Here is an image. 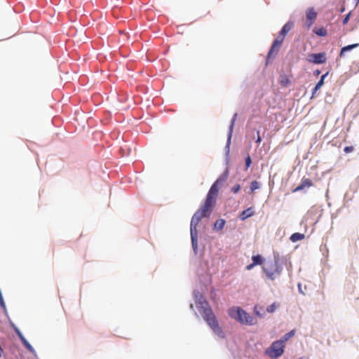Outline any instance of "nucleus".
<instances>
[{
  "label": "nucleus",
  "mask_w": 359,
  "mask_h": 359,
  "mask_svg": "<svg viewBox=\"0 0 359 359\" xmlns=\"http://www.w3.org/2000/svg\"><path fill=\"white\" fill-rule=\"evenodd\" d=\"M23 346L32 353L34 357H37V353L33 346L30 344V343L24 337L20 339Z\"/></svg>",
  "instance_id": "nucleus-17"
},
{
  "label": "nucleus",
  "mask_w": 359,
  "mask_h": 359,
  "mask_svg": "<svg viewBox=\"0 0 359 359\" xmlns=\"http://www.w3.org/2000/svg\"><path fill=\"white\" fill-rule=\"evenodd\" d=\"M193 295L198 312L201 313L208 326L211 328L213 333L219 338L224 339L226 337L225 333L222 328L219 325L216 316L212 309L210 307L208 302L197 290H194Z\"/></svg>",
  "instance_id": "nucleus-1"
},
{
  "label": "nucleus",
  "mask_w": 359,
  "mask_h": 359,
  "mask_svg": "<svg viewBox=\"0 0 359 359\" xmlns=\"http://www.w3.org/2000/svg\"><path fill=\"white\" fill-rule=\"evenodd\" d=\"M278 306V304H277L276 302H274L272 304L267 306L266 311V312H268L269 313H272L276 311V309Z\"/></svg>",
  "instance_id": "nucleus-25"
},
{
  "label": "nucleus",
  "mask_w": 359,
  "mask_h": 359,
  "mask_svg": "<svg viewBox=\"0 0 359 359\" xmlns=\"http://www.w3.org/2000/svg\"><path fill=\"white\" fill-rule=\"evenodd\" d=\"M353 150V147L352 146H346L344 149V151L346 154L350 153Z\"/></svg>",
  "instance_id": "nucleus-32"
},
{
  "label": "nucleus",
  "mask_w": 359,
  "mask_h": 359,
  "mask_svg": "<svg viewBox=\"0 0 359 359\" xmlns=\"http://www.w3.org/2000/svg\"><path fill=\"white\" fill-rule=\"evenodd\" d=\"M307 61L315 65L324 64L327 61V55L325 52L311 53L308 55Z\"/></svg>",
  "instance_id": "nucleus-10"
},
{
  "label": "nucleus",
  "mask_w": 359,
  "mask_h": 359,
  "mask_svg": "<svg viewBox=\"0 0 359 359\" xmlns=\"http://www.w3.org/2000/svg\"><path fill=\"white\" fill-rule=\"evenodd\" d=\"M255 214V210L253 208L250 207L244 210H243L239 215V219L242 221L247 219L248 218L252 217Z\"/></svg>",
  "instance_id": "nucleus-14"
},
{
  "label": "nucleus",
  "mask_w": 359,
  "mask_h": 359,
  "mask_svg": "<svg viewBox=\"0 0 359 359\" xmlns=\"http://www.w3.org/2000/svg\"><path fill=\"white\" fill-rule=\"evenodd\" d=\"M321 73V71L319 70V69H316L314 72H313V75L314 76H318V75H320Z\"/></svg>",
  "instance_id": "nucleus-37"
},
{
  "label": "nucleus",
  "mask_w": 359,
  "mask_h": 359,
  "mask_svg": "<svg viewBox=\"0 0 359 359\" xmlns=\"http://www.w3.org/2000/svg\"><path fill=\"white\" fill-rule=\"evenodd\" d=\"M294 25V22L293 21H287L281 28L278 36L282 39H284L286 34L292 29Z\"/></svg>",
  "instance_id": "nucleus-12"
},
{
  "label": "nucleus",
  "mask_w": 359,
  "mask_h": 359,
  "mask_svg": "<svg viewBox=\"0 0 359 359\" xmlns=\"http://www.w3.org/2000/svg\"><path fill=\"white\" fill-rule=\"evenodd\" d=\"M5 306H6V304H5L4 299L3 295H1V296H0V306L2 309H5Z\"/></svg>",
  "instance_id": "nucleus-34"
},
{
  "label": "nucleus",
  "mask_w": 359,
  "mask_h": 359,
  "mask_svg": "<svg viewBox=\"0 0 359 359\" xmlns=\"http://www.w3.org/2000/svg\"><path fill=\"white\" fill-rule=\"evenodd\" d=\"M228 313L231 318L242 325H254L257 322L256 318L239 306H233L229 310Z\"/></svg>",
  "instance_id": "nucleus-2"
},
{
  "label": "nucleus",
  "mask_w": 359,
  "mask_h": 359,
  "mask_svg": "<svg viewBox=\"0 0 359 359\" xmlns=\"http://www.w3.org/2000/svg\"><path fill=\"white\" fill-rule=\"evenodd\" d=\"M190 309H191L192 311H194V315L196 316V318H198L199 316H198V313L194 311V306H193V304H190Z\"/></svg>",
  "instance_id": "nucleus-38"
},
{
  "label": "nucleus",
  "mask_w": 359,
  "mask_h": 359,
  "mask_svg": "<svg viewBox=\"0 0 359 359\" xmlns=\"http://www.w3.org/2000/svg\"><path fill=\"white\" fill-rule=\"evenodd\" d=\"M226 221L224 219L219 218L214 223V230L216 231H221L224 227Z\"/></svg>",
  "instance_id": "nucleus-20"
},
{
  "label": "nucleus",
  "mask_w": 359,
  "mask_h": 359,
  "mask_svg": "<svg viewBox=\"0 0 359 359\" xmlns=\"http://www.w3.org/2000/svg\"><path fill=\"white\" fill-rule=\"evenodd\" d=\"M304 237H305V236L304 233L297 232V233H292L290 236V240L292 243H295V242L303 240L304 238Z\"/></svg>",
  "instance_id": "nucleus-22"
},
{
  "label": "nucleus",
  "mask_w": 359,
  "mask_h": 359,
  "mask_svg": "<svg viewBox=\"0 0 359 359\" xmlns=\"http://www.w3.org/2000/svg\"><path fill=\"white\" fill-rule=\"evenodd\" d=\"M252 164V160L250 156L248 154L245 159V170H248Z\"/></svg>",
  "instance_id": "nucleus-27"
},
{
  "label": "nucleus",
  "mask_w": 359,
  "mask_h": 359,
  "mask_svg": "<svg viewBox=\"0 0 359 359\" xmlns=\"http://www.w3.org/2000/svg\"><path fill=\"white\" fill-rule=\"evenodd\" d=\"M297 287H298V291L299 293L305 295V293L303 292L302 289V284L300 283H298L297 285Z\"/></svg>",
  "instance_id": "nucleus-35"
},
{
  "label": "nucleus",
  "mask_w": 359,
  "mask_h": 359,
  "mask_svg": "<svg viewBox=\"0 0 359 359\" xmlns=\"http://www.w3.org/2000/svg\"><path fill=\"white\" fill-rule=\"evenodd\" d=\"M312 185L313 182L310 179H303L301 183L293 190V192L303 191L305 188H309Z\"/></svg>",
  "instance_id": "nucleus-13"
},
{
  "label": "nucleus",
  "mask_w": 359,
  "mask_h": 359,
  "mask_svg": "<svg viewBox=\"0 0 359 359\" xmlns=\"http://www.w3.org/2000/svg\"><path fill=\"white\" fill-rule=\"evenodd\" d=\"M261 188V183L256 180L252 181L250 184V189L251 192H254L255 190Z\"/></svg>",
  "instance_id": "nucleus-24"
},
{
  "label": "nucleus",
  "mask_w": 359,
  "mask_h": 359,
  "mask_svg": "<svg viewBox=\"0 0 359 359\" xmlns=\"http://www.w3.org/2000/svg\"><path fill=\"white\" fill-rule=\"evenodd\" d=\"M355 1L356 2V4L359 3V0H355Z\"/></svg>",
  "instance_id": "nucleus-42"
},
{
  "label": "nucleus",
  "mask_w": 359,
  "mask_h": 359,
  "mask_svg": "<svg viewBox=\"0 0 359 359\" xmlns=\"http://www.w3.org/2000/svg\"><path fill=\"white\" fill-rule=\"evenodd\" d=\"M346 10V8L344 6H342L340 8H339V12L340 13H344Z\"/></svg>",
  "instance_id": "nucleus-41"
},
{
  "label": "nucleus",
  "mask_w": 359,
  "mask_h": 359,
  "mask_svg": "<svg viewBox=\"0 0 359 359\" xmlns=\"http://www.w3.org/2000/svg\"><path fill=\"white\" fill-rule=\"evenodd\" d=\"M237 116H238V114L237 113H235L233 115V117H232V118L231 120V123H230V125H229V131H228V134H227L226 143V146H225V148H224L226 163H229V152H230V145H231L232 134H233V128H234V125H235V122L236 121Z\"/></svg>",
  "instance_id": "nucleus-8"
},
{
  "label": "nucleus",
  "mask_w": 359,
  "mask_h": 359,
  "mask_svg": "<svg viewBox=\"0 0 359 359\" xmlns=\"http://www.w3.org/2000/svg\"><path fill=\"white\" fill-rule=\"evenodd\" d=\"M216 198L217 196L207 194L205 202L203 205H202L201 206L203 207V209H206L211 212L212 208L215 206L216 203Z\"/></svg>",
  "instance_id": "nucleus-11"
},
{
  "label": "nucleus",
  "mask_w": 359,
  "mask_h": 359,
  "mask_svg": "<svg viewBox=\"0 0 359 359\" xmlns=\"http://www.w3.org/2000/svg\"><path fill=\"white\" fill-rule=\"evenodd\" d=\"M254 266H255V265L252 262L251 264H248L246 266V269L250 271V270L254 268Z\"/></svg>",
  "instance_id": "nucleus-36"
},
{
  "label": "nucleus",
  "mask_w": 359,
  "mask_h": 359,
  "mask_svg": "<svg viewBox=\"0 0 359 359\" xmlns=\"http://www.w3.org/2000/svg\"><path fill=\"white\" fill-rule=\"evenodd\" d=\"M229 176V170L226 168L224 172L216 180L210 187L208 194L217 196L219 191V186L225 182Z\"/></svg>",
  "instance_id": "nucleus-7"
},
{
  "label": "nucleus",
  "mask_w": 359,
  "mask_h": 359,
  "mask_svg": "<svg viewBox=\"0 0 359 359\" xmlns=\"http://www.w3.org/2000/svg\"><path fill=\"white\" fill-rule=\"evenodd\" d=\"M279 262V255L274 254L273 260L264 262L263 264V271L265 273L266 277L271 280H274L281 274L283 271V266L280 264Z\"/></svg>",
  "instance_id": "nucleus-3"
},
{
  "label": "nucleus",
  "mask_w": 359,
  "mask_h": 359,
  "mask_svg": "<svg viewBox=\"0 0 359 359\" xmlns=\"http://www.w3.org/2000/svg\"><path fill=\"white\" fill-rule=\"evenodd\" d=\"M329 72L323 74L319 81L316 84L315 87L312 90V96H313L316 92L323 86L325 78L327 76Z\"/></svg>",
  "instance_id": "nucleus-16"
},
{
  "label": "nucleus",
  "mask_w": 359,
  "mask_h": 359,
  "mask_svg": "<svg viewBox=\"0 0 359 359\" xmlns=\"http://www.w3.org/2000/svg\"><path fill=\"white\" fill-rule=\"evenodd\" d=\"M241 189V185L238 184H235L233 187H231V191L233 194H237Z\"/></svg>",
  "instance_id": "nucleus-28"
},
{
  "label": "nucleus",
  "mask_w": 359,
  "mask_h": 359,
  "mask_svg": "<svg viewBox=\"0 0 359 359\" xmlns=\"http://www.w3.org/2000/svg\"><path fill=\"white\" fill-rule=\"evenodd\" d=\"M285 345L276 340L266 350L265 353L271 358H278L281 356L284 352Z\"/></svg>",
  "instance_id": "nucleus-6"
},
{
  "label": "nucleus",
  "mask_w": 359,
  "mask_h": 359,
  "mask_svg": "<svg viewBox=\"0 0 359 359\" xmlns=\"http://www.w3.org/2000/svg\"><path fill=\"white\" fill-rule=\"evenodd\" d=\"M252 263L257 266V265H260V264H264V257L261 255H253L252 257Z\"/></svg>",
  "instance_id": "nucleus-23"
},
{
  "label": "nucleus",
  "mask_w": 359,
  "mask_h": 359,
  "mask_svg": "<svg viewBox=\"0 0 359 359\" xmlns=\"http://www.w3.org/2000/svg\"><path fill=\"white\" fill-rule=\"evenodd\" d=\"M283 40L284 39H282L278 36H277V38L274 39L267 53L266 63L268 62L269 59L274 58L276 56L281 44L283 42Z\"/></svg>",
  "instance_id": "nucleus-9"
},
{
  "label": "nucleus",
  "mask_w": 359,
  "mask_h": 359,
  "mask_svg": "<svg viewBox=\"0 0 359 359\" xmlns=\"http://www.w3.org/2000/svg\"><path fill=\"white\" fill-rule=\"evenodd\" d=\"M351 12H349V13H348V14H346V15H345V17L344 18V19H343V20H342V24H343L344 25H346V24L348 23V22L349 21V20H350V17H351Z\"/></svg>",
  "instance_id": "nucleus-30"
},
{
  "label": "nucleus",
  "mask_w": 359,
  "mask_h": 359,
  "mask_svg": "<svg viewBox=\"0 0 359 359\" xmlns=\"http://www.w3.org/2000/svg\"><path fill=\"white\" fill-rule=\"evenodd\" d=\"M306 17L310 25H312L317 17V12L313 8H309L306 11Z\"/></svg>",
  "instance_id": "nucleus-15"
},
{
  "label": "nucleus",
  "mask_w": 359,
  "mask_h": 359,
  "mask_svg": "<svg viewBox=\"0 0 359 359\" xmlns=\"http://www.w3.org/2000/svg\"><path fill=\"white\" fill-rule=\"evenodd\" d=\"M201 220L198 218V214L194 215L191 217L190 222V236L191 247L195 255H197L198 250V230L197 226Z\"/></svg>",
  "instance_id": "nucleus-5"
},
{
  "label": "nucleus",
  "mask_w": 359,
  "mask_h": 359,
  "mask_svg": "<svg viewBox=\"0 0 359 359\" xmlns=\"http://www.w3.org/2000/svg\"><path fill=\"white\" fill-rule=\"evenodd\" d=\"M4 315L9 319L8 313L6 309V306H5V309H3Z\"/></svg>",
  "instance_id": "nucleus-39"
},
{
  "label": "nucleus",
  "mask_w": 359,
  "mask_h": 359,
  "mask_svg": "<svg viewBox=\"0 0 359 359\" xmlns=\"http://www.w3.org/2000/svg\"><path fill=\"white\" fill-rule=\"evenodd\" d=\"M9 320V323H10V325H11V327L14 330V327H18L14 323H13L11 319L9 318L8 319Z\"/></svg>",
  "instance_id": "nucleus-40"
},
{
  "label": "nucleus",
  "mask_w": 359,
  "mask_h": 359,
  "mask_svg": "<svg viewBox=\"0 0 359 359\" xmlns=\"http://www.w3.org/2000/svg\"><path fill=\"white\" fill-rule=\"evenodd\" d=\"M359 46V43H353L350 45L345 46L341 48L339 56L341 57L344 56L345 53L351 51L354 48H357Z\"/></svg>",
  "instance_id": "nucleus-18"
},
{
  "label": "nucleus",
  "mask_w": 359,
  "mask_h": 359,
  "mask_svg": "<svg viewBox=\"0 0 359 359\" xmlns=\"http://www.w3.org/2000/svg\"><path fill=\"white\" fill-rule=\"evenodd\" d=\"M254 311L256 316L259 317L263 318L264 316V313H262L261 311H259L257 306L255 307Z\"/></svg>",
  "instance_id": "nucleus-31"
},
{
  "label": "nucleus",
  "mask_w": 359,
  "mask_h": 359,
  "mask_svg": "<svg viewBox=\"0 0 359 359\" xmlns=\"http://www.w3.org/2000/svg\"><path fill=\"white\" fill-rule=\"evenodd\" d=\"M198 214V218L201 220L203 217H208L210 216V212L206 209H203V207L201 206V208L194 214L197 215Z\"/></svg>",
  "instance_id": "nucleus-19"
},
{
  "label": "nucleus",
  "mask_w": 359,
  "mask_h": 359,
  "mask_svg": "<svg viewBox=\"0 0 359 359\" xmlns=\"http://www.w3.org/2000/svg\"><path fill=\"white\" fill-rule=\"evenodd\" d=\"M315 33L319 36H325L327 35V30L324 27L319 28Z\"/></svg>",
  "instance_id": "nucleus-26"
},
{
  "label": "nucleus",
  "mask_w": 359,
  "mask_h": 359,
  "mask_svg": "<svg viewBox=\"0 0 359 359\" xmlns=\"http://www.w3.org/2000/svg\"><path fill=\"white\" fill-rule=\"evenodd\" d=\"M201 220L198 218V214L194 215L191 217L190 222V236L191 247L195 255H197L198 250V230L197 226Z\"/></svg>",
  "instance_id": "nucleus-4"
},
{
  "label": "nucleus",
  "mask_w": 359,
  "mask_h": 359,
  "mask_svg": "<svg viewBox=\"0 0 359 359\" xmlns=\"http://www.w3.org/2000/svg\"><path fill=\"white\" fill-rule=\"evenodd\" d=\"M294 334L295 330H292L291 331L283 335L278 341H281V343L284 344L287 341H288L291 337H292L294 335Z\"/></svg>",
  "instance_id": "nucleus-21"
},
{
  "label": "nucleus",
  "mask_w": 359,
  "mask_h": 359,
  "mask_svg": "<svg viewBox=\"0 0 359 359\" xmlns=\"http://www.w3.org/2000/svg\"><path fill=\"white\" fill-rule=\"evenodd\" d=\"M13 330L15 332V334H17V336L18 337V338L20 339V340L24 337V335L22 334V333L21 332V331L20 330V329L18 327H14Z\"/></svg>",
  "instance_id": "nucleus-29"
},
{
  "label": "nucleus",
  "mask_w": 359,
  "mask_h": 359,
  "mask_svg": "<svg viewBox=\"0 0 359 359\" xmlns=\"http://www.w3.org/2000/svg\"><path fill=\"white\" fill-rule=\"evenodd\" d=\"M256 133H257V139L255 140L256 143L257 144H260V142H262V138L259 135V130H256Z\"/></svg>",
  "instance_id": "nucleus-33"
}]
</instances>
